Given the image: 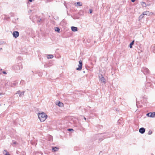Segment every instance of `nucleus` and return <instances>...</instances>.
Listing matches in <instances>:
<instances>
[{
    "label": "nucleus",
    "instance_id": "nucleus-32",
    "mask_svg": "<svg viewBox=\"0 0 155 155\" xmlns=\"http://www.w3.org/2000/svg\"><path fill=\"white\" fill-rule=\"evenodd\" d=\"M34 0H28L30 2H32Z\"/></svg>",
    "mask_w": 155,
    "mask_h": 155
},
{
    "label": "nucleus",
    "instance_id": "nucleus-36",
    "mask_svg": "<svg viewBox=\"0 0 155 155\" xmlns=\"http://www.w3.org/2000/svg\"><path fill=\"white\" fill-rule=\"evenodd\" d=\"M64 5L66 7V5H65V2H64Z\"/></svg>",
    "mask_w": 155,
    "mask_h": 155
},
{
    "label": "nucleus",
    "instance_id": "nucleus-35",
    "mask_svg": "<svg viewBox=\"0 0 155 155\" xmlns=\"http://www.w3.org/2000/svg\"><path fill=\"white\" fill-rule=\"evenodd\" d=\"M121 120L120 119H119L118 121V123H119V121Z\"/></svg>",
    "mask_w": 155,
    "mask_h": 155
},
{
    "label": "nucleus",
    "instance_id": "nucleus-29",
    "mask_svg": "<svg viewBox=\"0 0 155 155\" xmlns=\"http://www.w3.org/2000/svg\"><path fill=\"white\" fill-rule=\"evenodd\" d=\"M92 10L91 9H89L90 13H92Z\"/></svg>",
    "mask_w": 155,
    "mask_h": 155
},
{
    "label": "nucleus",
    "instance_id": "nucleus-6",
    "mask_svg": "<svg viewBox=\"0 0 155 155\" xmlns=\"http://www.w3.org/2000/svg\"><path fill=\"white\" fill-rule=\"evenodd\" d=\"M147 116L151 117H155V112H150L147 114Z\"/></svg>",
    "mask_w": 155,
    "mask_h": 155
},
{
    "label": "nucleus",
    "instance_id": "nucleus-22",
    "mask_svg": "<svg viewBox=\"0 0 155 155\" xmlns=\"http://www.w3.org/2000/svg\"><path fill=\"white\" fill-rule=\"evenodd\" d=\"M17 83L16 82H14L11 84L12 87H13L14 86H16Z\"/></svg>",
    "mask_w": 155,
    "mask_h": 155
},
{
    "label": "nucleus",
    "instance_id": "nucleus-12",
    "mask_svg": "<svg viewBox=\"0 0 155 155\" xmlns=\"http://www.w3.org/2000/svg\"><path fill=\"white\" fill-rule=\"evenodd\" d=\"M71 30L74 32H75L78 31V28L77 27L74 26H72L71 28Z\"/></svg>",
    "mask_w": 155,
    "mask_h": 155
},
{
    "label": "nucleus",
    "instance_id": "nucleus-14",
    "mask_svg": "<svg viewBox=\"0 0 155 155\" xmlns=\"http://www.w3.org/2000/svg\"><path fill=\"white\" fill-rule=\"evenodd\" d=\"M150 5V4H147V5H146L145 2H143L142 3V5L144 7H146V6H149Z\"/></svg>",
    "mask_w": 155,
    "mask_h": 155
},
{
    "label": "nucleus",
    "instance_id": "nucleus-38",
    "mask_svg": "<svg viewBox=\"0 0 155 155\" xmlns=\"http://www.w3.org/2000/svg\"><path fill=\"white\" fill-rule=\"evenodd\" d=\"M83 72H84V73H85V71H84Z\"/></svg>",
    "mask_w": 155,
    "mask_h": 155
},
{
    "label": "nucleus",
    "instance_id": "nucleus-39",
    "mask_svg": "<svg viewBox=\"0 0 155 155\" xmlns=\"http://www.w3.org/2000/svg\"><path fill=\"white\" fill-rule=\"evenodd\" d=\"M2 48H0V50H2Z\"/></svg>",
    "mask_w": 155,
    "mask_h": 155
},
{
    "label": "nucleus",
    "instance_id": "nucleus-11",
    "mask_svg": "<svg viewBox=\"0 0 155 155\" xmlns=\"http://www.w3.org/2000/svg\"><path fill=\"white\" fill-rule=\"evenodd\" d=\"M52 150L53 151V152H55L58 151L59 148L58 147H52Z\"/></svg>",
    "mask_w": 155,
    "mask_h": 155
},
{
    "label": "nucleus",
    "instance_id": "nucleus-24",
    "mask_svg": "<svg viewBox=\"0 0 155 155\" xmlns=\"http://www.w3.org/2000/svg\"><path fill=\"white\" fill-rule=\"evenodd\" d=\"M77 4L78 5L81 6L82 5V4H81V3L79 2H77Z\"/></svg>",
    "mask_w": 155,
    "mask_h": 155
},
{
    "label": "nucleus",
    "instance_id": "nucleus-16",
    "mask_svg": "<svg viewBox=\"0 0 155 155\" xmlns=\"http://www.w3.org/2000/svg\"><path fill=\"white\" fill-rule=\"evenodd\" d=\"M57 105H58L59 107H62L63 106V104L60 101H58V104H56Z\"/></svg>",
    "mask_w": 155,
    "mask_h": 155
},
{
    "label": "nucleus",
    "instance_id": "nucleus-37",
    "mask_svg": "<svg viewBox=\"0 0 155 155\" xmlns=\"http://www.w3.org/2000/svg\"><path fill=\"white\" fill-rule=\"evenodd\" d=\"M84 119L85 120H86V118H85V117H84Z\"/></svg>",
    "mask_w": 155,
    "mask_h": 155
},
{
    "label": "nucleus",
    "instance_id": "nucleus-30",
    "mask_svg": "<svg viewBox=\"0 0 155 155\" xmlns=\"http://www.w3.org/2000/svg\"><path fill=\"white\" fill-rule=\"evenodd\" d=\"M13 144H17V142L16 141H13Z\"/></svg>",
    "mask_w": 155,
    "mask_h": 155
},
{
    "label": "nucleus",
    "instance_id": "nucleus-13",
    "mask_svg": "<svg viewBox=\"0 0 155 155\" xmlns=\"http://www.w3.org/2000/svg\"><path fill=\"white\" fill-rule=\"evenodd\" d=\"M100 78L102 82L104 83H105V80L102 74H101V76L100 77Z\"/></svg>",
    "mask_w": 155,
    "mask_h": 155
},
{
    "label": "nucleus",
    "instance_id": "nucleus-28",
    "mask_svg": "<svg viewBox=\"0 0 155 155\" xmlns=\"http://www.w3.org/2000/svg\"><path fill=\"white\" fill-rule=\"evenodd\" d=\"M68 131H71V130H73V129H70H70H68Z\"/></svg>",
    "mask_w": 155,
    "mask_h": 155
},
{
    "label": "nucleus",
    "instance_id": "nucleus-33",
    "mask_svg": "<svg viewBox=\"0 0 155 155\" xmlns=\"http://www.w3.org/2000/svg\"><path fill=\"white\" fill-rule=\"evenodd\" d=\"M131 1L132 2H134L135 1V0H131Z\"/></svg>",
    "mask_w": 155,
    "mask_h": 155
},
{
    "label": "nucleus",
    "instance_id": "nucleus-15",
    "mask_svg": "<svg viewBox=\"0 0 155 155\" xmlns=\"http://www.w3.org/2000/svg\"><path fill=\"white\" fill-rule=\"evenodd\" d=\"M54 57V56L52 54H48L47 55V57L48 59H51Z\"/></svg>",
    "mask_w": 155,
    "mask_h": 155
},
{
    "label": "nucleus",
    "instance_id": "nucleus-23",
    "mask_svg": "<svg viewBox=\"0 0 155 155\" xmlns=\"http://www.w3.org/2000/svg\"><path fill=\"white\" fill-rule=\"evenodd\" d=\"M4 151L6 152V153H5L4 155H10L8 153V152L6 150H4Z\"/></svg>",
    "mask_w": 155,
    "mask_h": 155
},
{
    "label": "nucleus",
    "instance_id": "nucleus-19",
    "mask_svg": "<svg viewBox=\"0 0 155 155\" xmlns=\"http://www.w3.org/2000/svg\"><path fill=\"white\" fill-rule=\"evenodd\" d=\"M143 14L146 15H149V11H145L143 12Z\"/></svg>",
    "mask_w": 155,
    "mask_h": 155
},
{
    "label": "nucleus",
    "instance_id": "nucleus-7",
    "mask_svg": "<svg viewBox=\"0 0 155 155\" xmlns=\"http://www.w3.org/2000/svg\"><path fill=\"white\" fill-rule=\"evenodd\" d=\"M21 68H22L21 64H18L16 65L14 68V69L16 70H20Z\"/></svg>",
    "mask_w": 155,
    "mask_h": 155
},
{
    "label": "nucleus",
    "instance_id": "nucleus-25",
    "mask_svg": "<svg viewBox=\"0 0 155 155\" xmlns=\"http://www.w3.org/2000/svg\"><path fill=\"white\" fill-rule=\"evenodd\" d=\"M152 132L151 130L149 131L148 132V134L149 135L151 134H152Z\"/></svg>",
    "mask_w": 155,
    "mask_h": 155
},
{
    "label": "nucleus",
    "instance_id": "nucleus-31",
    "mask_svg": "<svg viewBox=\"0 0 155 155\" xmlns=\"http://www.w3.org/2000/svg\"><path fill=\"white\" fill-rule=\"evenodd\" d=\"M3 73L4 74H6V72L5 71H4L3 72Z\"/></svg>",
    "mask_w": 155,
    "mask_h": 155
},
{
    "label": "nucleus",
    "instance_id": "nucleus-2",
    "mask_svg": "<svg viewBox=\"0 0 155 155\" xmlns=\"http://www.w3.org/2000/svg\"><path fill=\"white\" fill-rule=\"evenodd\" d=\"M100 136H103V138H100L99 139V140L100 141H102L105 138H107L110 137V133L109 132H105L104 133H102L100 134L99 135Z\"/></svg>",
    "mask_w": 155,
    "mask_h": 155
},
{
    "label": "nucleus",
    "instance_id": "nucleus-5",
    "mask_svg": "<svg viewBox=\"0 0 155 155\" xmlns=\"http://www.w3.org/2000/svg\"><path fill=\"white\" fill-rule=\"evenodd\" d=\"M13 37L15 38H17L19 36V33L18 31H15L12 33Z\"/></svg>",
    "mask_w": 155,
    "mask_h": 155
},
{
    "label": "nucleus",
    "instance_id": "nucleus-3",
    "mask_svg": "<svg viewBox=\"0 0 155 155\" xmlns=\"http://www.w3.org/2000/svg\"><path fill=\"white\" fill-rule=\"evenodd\" d=\"M141 71L145 74H147L149 72V70L147 68L145 67H143L142 68Z\"/></svg>",
    "mask_w": 155,
    "mask_h": 155
},
{
    "label": "nucleus",
    "instance_id": "nucleus-4",
    "mask_svg": "<svg viewBox=\"0 0 155 155\" xmlns=\"http://www.w3.org/2000/svg\"><path fill=\"white\" fill-rule=\"evenodd\" d=\"M79 64L78 65V67L76 68V70L78 71H80L81 70L82 66V63L81 60L79 61Z\"/></svg>",
    "mask_w": 155,
    "mask_h": 155
},
{
    "label": "nucleus",
    "instance_id": "nucleus-20",
    "mask_svg": "<svg viewBox=\"0 0 155 155\" xmlns=\"http://www.w3.org/2000/svg\"><path fill=\"white\" fill-rule=\"evenodd\" d=\"M55 30V31H57L58 33L60 32V29L58 27L56 28Z\"/></svg>",
    "mask_w": 155,
    "mask_h": 155
},
{
    "label": "nucleus",
    "instance_id": "nucleus-17",
    "mask_svg": "<svg viewBox=\"0 0 155 155\" xmlns=\"http://www.w3.org/2000/svg\"><path fill=\"white\" fill-rule=\"evenodd\" d=\"M134 41H133L130 44V48H132V45L134 44Z\"/></svg>",
    "mask_w": 155,
    "mask_h": 155
},
{
    "label": "nucleus",
    "instance_id": "nucleus-10",
    "mask_svg": "<svg viewBox=\"0 0 155 155\" xmlns=\"http://www.w3.org/2000/svg\"><path fill=\"white\" fill-rule=\"evenodd\" d=\"M145 131V129L143 127H141L139 129V132L141 134L144 133Z\"/></svg>",
    "mask_w": 155,
    "mask_h": 155
},
{
    "label": "nucleus",
    "instance_id": "nucleus-26",
    "mask_svg": "<svg viewBox=\"0 0 155 155\" xmlns=\"http://www.w3.org/2000/svg\"><path fill=\"white\" fill-rule=\"evenodd\" d=\"M24 83V80H22L20 82V84H23Z\"/></svg>",
    "mask_w": 155,
    "mask_h": 155
},
{
    "label": "nucleus",
    "instance_id": "nucleus-18",
    "mask_svg": "<svg viewBox=\"0 0 155 155\" xmlns=\"http://www.w3.org/2000/svg\"><path fill=\"white\" fill-rule=\"evenodd\" d=\"M100 134H97L96 135V137H97V138L99 140V139L100 138H103L104 137L103 136H100L99 135Z\"/></svg>",
    "mask_w": 155,
    "mask_h": 155
},
{
    "label": "nucleus",
    "instance_id": "nucleus-27",
    "mask_svg": "<svg viewBox=\"0 0 155 155\" xmlns=\"http://www.w3.org/2000/svg\"><path fill=\"white\" fill-rule=\"evenodd\" d=\"M41 19H38V20H37V22H40L41 21Z\"/></svg>",
    "mask_w": 155,
    "mask_h": 155
},
{
    "label": "nucleus",
    "instance_id": "nucleus-34",
    "mask_svg": "<svg viewBox=\"0 0 155 155\" xmlns=\"http://www.w3.org/2000/svg\"><path fill=\"white\" fill-rule=\"evenodd\" d=\"M4 94L2 93H0V96H1L2 95H3Z\"/></svg>",
    "mask_w": 155,
    "mask_h": 155
},
{
    "label": "nucleus",
    "instance_id": "nucleus-1",
    "mask_svg": "<svg viewBox=\"0 0 155 155\" xmlns=\"http://www.w3.org/2000/svg\"><path fill=\"white\" fill-rule=\"evenodd\" d=\"M38 116L40 121L43 122L46 119L47 116L45 113L42 112L38 113Z\"/></svg>",
    "mask_w": 155,
    "mask_h": 155
},
{
    "label": "nucleus",
    "instance_id": "nucleus-9",
    "mask_svg": "<svg viewBox=\"0 0 155 155\" xmlns=\"http://www.w3.org/2000/svg\"><path fill=\"white\" fill-rule=\"evenodd\" d=\"M24 91L21 92L20 91H18L17 92L16 94H18L19 96L21 97L24 95Z\"/></svg>",
    "mask_w": 155,
    "mask_h": 155
},
{
    "label": "nucleus",
    "instance_id": "nucleus-8",
    "mask_svg": "<svg viewBox=\"0 0 155 155\" xmlns=\"http://www.w3.org/2000/svg\"><path fill=\"white\" fill-rule=\"evenodd\" d=\"M137 48L139 50V51H138V53H140L141 52H143V48L142 45H140L139 47H138Z\"/></svg>",
    "mask_w": 155,
    "mask_h": 155
},
{
    "label": "nucleus",
    "instance_id": "nucleus-21",
    "mask_svg": "<svg viewBox=\"0 0 155 155\" xmlns=\"http://www.w3.org/2000/svg\"><path fill=\"white\" fill-rule=\"evenodd\" d=\"M144 15L143 14H142L139 17V18L140 20H141L143 17Z\"/></svg>",
    "mask_w": 155,
    "mask_h": 155
}]
</instances>
